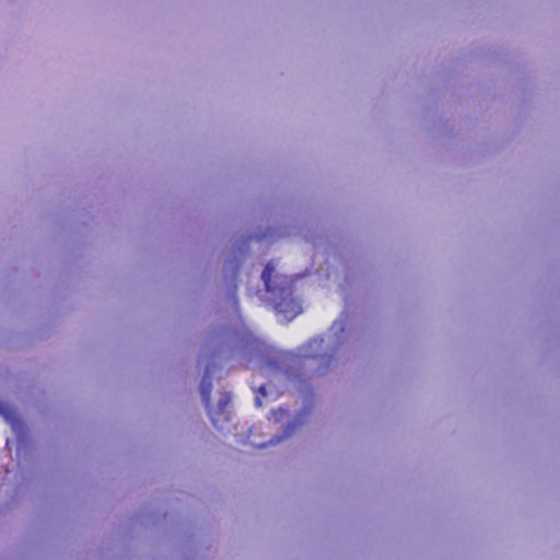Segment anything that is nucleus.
Wrapping results in <instances>:
<instances>
[{
	"mask_svg": "<svg viewBox=\"0 0 560 560\" xmlns=\"http://www.w3.org/2000/svg\"><path fill=\"white\" fill-rule=\"evenodd\" d=\"M273 271H275V266L272 265L271 261L268 262L262 270L261 279L265 283L267 291L270 290Z\"/></svg>",
	"mask_w": 560,
	"mask_h": 560,
	"instance_id": "2",
	"label": "nucleus"
},
{
	"mask_svg": "<svg viewBox=\"0 0 560 560\" xmlns=\"http://www.w3.org/2000/svg\"><path fill=\"white\" fill-rule=\"evenodd\" d=\"M303 358H304V359H315V358H316V355L305 353V354H303Z\"/></svg>",
	"mask_w": 560,
	"mask_h": 560,
	"instance_id": "4",
	"label": "nucleus"
},
{
	"mask_svg": "<svg viewBox=\"0 0 560 560\" xmlns=\"http://www.w3.org/2000/svg\"><path fill=\"white\" fill-rule=\"evenodd\" d=\"M323 339H314L312 341H310L308 346L310 347H316V348H320L322 347V343H323Z\"/></svg>",
	"mask_w": 560,
	"mask_h": 560,
	"instance_id": "3",
	"label": "nucleus"
},
{
	"mask_svg": "<svg viewBox=\"0 0 560 560\" xmlns=\"http://www.w3.org/2000/svg\"><path fill=\"white\" fill-rule=\"evenodd\" d=\"M200 393L202 402L205 407L208 409V413L212 421V424L219 430H222L223 427L220 422H225L230 420L229 412L226 411V407L231 401L230 394H223L219 401L218 409L213 410L211 408V383L207 382L206 378H203L201 382Z\"/></svg>",
	"mask_w": 560,
	"mask_h": 560,
	"instance_id": "1",
	"label": "nucleus"
},
{
	"mask_svg": "<svg viewBox=\"0 0 560 560\" xmlns=\"http://www.w3.org/2000/svg\"><path fill=\"white\" fill-rule=\"evenodd\" d=\"M259 390L262 395H266V388L264 386H260Z\"/></svg>",
	"mask_w": 560,
	"mask_h": 560,
	"instance_id": "5",
	"label": "nucleus"
}]
</instances>
